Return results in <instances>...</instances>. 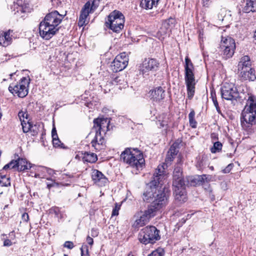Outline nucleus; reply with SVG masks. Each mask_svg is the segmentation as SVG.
Returning a JSON list of instances; mask_svg holds the SVG:
<instances>
[{
    "label": "nucleus",
    "instance_id": "nucleus-15",
    "mask_svg": "<svg viewBox=\"0 0 256 256\" xmlns=\"http://www.w3.org/2000/svg\"><path fill=\"white\" fill-rule=\"evenodd\" d=\"M128 58L126 53L118 55L111 64L112 70L116 72L123 70L128 64Z\"/></svg>",
    "mask_w": 256,
    "mask_h": 256
},
{
    "label": "nucleus",
    "instance_id": "nucleus-56",
    "mask_svg": "<svg viewBox=\"0 0 256 256\" xmlns=\"http://www.w3.org/2000/svg\"><path fill=\"white\" fill-rule=\"evenodd\" d=\"M86 242L88 244L92 246L93 244L94 240L93 238L90 236H88L86 238Z\"/></svg>",
    "mask_w": 256,
    "mask_h": 256
},
{
    "label": "nucleus",
    "instance_id": "nucleus-58",
    "mask_svg": "<svg viewBox=\"0 0 256 256\" xmlns=\"http://www.w3.org/2000/svg\"><path fill=\"white\" fill-rule=\"evenodd\" d=\"M10 165H11V164H9V163H8V164H6V165L4 166V168H3V170H8V168H10Z\"/></svg>",
    "mask_w": 256,
    "mask_h": 256
},
{
    "label": "nucleus",
    "instance_id": "nucleus-21",
    "mask_svg": "<svg viewBox=\"0 0 256 256\" xmlns=\"http://www.w3.org/2000/svg\"><path fill=\"white\" fill-rule=\"evenodd\" d=\"M12 30H9L6 32H0V45L6 46L12 42Z\"/></svg>",
    "mask_w": 256,
    "mask_h": 256
},
{
    "label": "nucleus",
    "instance_id": "nucleus-13",
    "mask_svg": "<svg viewBox=\"0 0 256 256\" xmlns=\"http://www.w3.org/2000/svg\"><path fill=\"white\" fill-rule=\"evenodd\" d=\"M221 95L222 98L228 100H236L239 97V92L234 85L224 84L221 88Z\"/></svg>",
    "mask_w": 256,
    "mask_h": 256
},
{
    "label": "nucleus",
    "instance_id": "nucleus-44",
    "mask_svg": "<svg viewBox=\"0 0 256 256\" xmlns=\"http://www.w3.org/2000/svg\"><path fill=\"white\" fill-rule=\"evenodd\" d=\"M81 256H90L88 246L86 244H83L80 248Z\"/></svg>",
    "mask_w": 256,
    "mask_h": 256
},
{
    "label": "nucleus",
    "instance_id": "nucleus-9",
    "mask_svg": "<svg viewBox=\"0 0 256 256\" xmlns=\"http://www.w3.org/2000/svg\"><path fill=\"white\" fill-rule=\"evenodd\" d=\"M160 231L154 226H147L142 229L138 234L140 242L144 244H154L159 240Z\"/></svg>",
    "mask_w": 256,
    "mask_h": 256
},
{
    "label": "nucleus",
    "instance_id": "nucleus-12",
    "mask_svg": "<svg viewBox=\"0 0 256 256\" xmlns=\"http://www.w3.org/2000/svg\"><path fill=\"white\" fill-rule=\"evenodd\" d=\"M30 79L23 77L17 84L10 85L8 90L13 94H16L18 97L24 98L28 94V86Z\"/></svg>",
    "mask_w": 256,
    "mask_h": 256
},
{
    "label": "nucleus",
    "instance_id": "nucleus-63",
    "mask_svg": "<svg viewBox=\"0 0 256 256\" xmlns=\"http://www.w3.org/2000/svg\"><path fill=\"white\" fill-rule=\"evenodd\" d=\"M14 232H10V234H14Z\"/></svg>",
    "mask_w": 256,
    "mask_h": 256
},
{
    "label": "nucleus",
    "instance_id": "nucleus-11",
    "mask_svg": "<svg viewBox=\"0 0 256 256\" xmlns=\"http://www.w3.org/2000/svg\"><path fill=\"white\" fill-rule=\"evenodd\" d=\"M160 66L159 62L154 58H146L139 66V70L144 78L150 74V72L156 71Z\"/></svg>",
    "mask_w": 256,
    "mask_h": 256
},
{
    "label": "nucleus",
    "instance_id": "nucleus-41",
    "mask_svg": "<svg viewBox=\"0 0 256 256\" xmlns=\"http://www.w3.org/2000/svg\"><path fill=\"white\" fill-rule=\"evenodd\" d=\"M222 144L219 142H215L213 146L211 148L210 150L212 153H216L222 150Z\"/></svg>",
    "mask_w": 256,
    "mask_h": 256
},
{
    "label": "nucleus",
    "instance_id": "nucleus-60",
    "mask_svg": "<svg viewBox=\"0 0 256 256\" xmlns=\"http://www.w3.org/2000/svg\"><path fill=\"white\" fill-rule=\"evenodd\" d=\"M210 0H202V2L204 4V5H206V4H208V2Z\"/></svg>",
    "mask_w": 256,
    "mask_h": 256
},
{
    "label": "nucleus",
    "instance_id": "nucleus-22",
    "mask_svg": "<svg viewBox=\"0 0 256 256\" xmlns=\"http://www.w3.org/2000/svg\"><path fill=\"white\" fill-rule=\"evenodd\" d=\"M91 12L88 9L85 8V7L82 8L80 12V14L79 18V20L78 22V25L79 26H83L88 24V21L87 20V18L90 13Z\"/></svg>",
    "mask_w": 256,
    "mask_h": 256
},
{
    "label": "nucleus",
    "instance_id": "nucleus-16",
    "mask_svg": "<svg viewBox=\"0 0 256 256\" xmlns=\"http://www.w3.org/2000/svg\"><path fill=\"white\" fill-rule=\"evenodd\" d=\"M63 18L64 16L60 14L58 11L54 10L46 14L42 21L50 26L59 28L58 26Z\"/></svg>",
    "mask_w": 256,
    "mask_h": 256
},
{
    "label": "nucleus",
    "instance_id": "nucleus-50",
    "mask_svg": "<svg viewBox=\"0 0 256 256\" xmlns=\"http://www.w3.org/2000/svg\"><path fill=\"white\" fill-rule=\"evenodd\" d=\"M64 247L68 249H72L74 247V245L72 242L66 241L64 244Z\"/></svg>",
    "mask_w": 256,
    "mask_h": 256
},
{
    "label": "nucleus",
    "instance_id": "nucleus-61",
    "mask_svg": "<svg viewBox=\"0 0 256 256\" xmlns=\"http://www.w3.org/2000/svg\"><path fill=\"white\" fill-rule=\"evenodd\" d=\"M14 73H12L10 74V78L12 77V76L14 75Z\"/></svg>",
    "mask_w": 256,
    "mask_h": 256
},
{
    "label": "nucleus",
    "instance_id": "nucleus-33",
    "mask_svg": "<svg viewBox=\"0 0 256 256\" xmlns=\"http://www.w3.org/2000/svg\"><path fill=\"white\" fill-rule=\"evenodd\" d=\"M136 217V219L135 220L132 226L134 228H139L140 227H142L147 224V222L146 220L142 218V216L138 212L135 216Z\"/></svg>",
    "mask_w": 256,
    "mask_h": 256
},
{
    "label": "nucleus",
    "instance_id": "nucleus-26",
    "mask_svg": "<svg viewBox=\"0 0 256 256\" xmlns=\"http://www.w3.org/2000/svg\"><path fill=\"white\" fill-rule=\"evenodd\" d=\"M18 164V170L20 171H23L26 170H28L31 168V164L28 163L25 158H18L17 160Z\"/></svg>",
    "mask_w": 256,
    "mask_h": 256
},
{
    "label": "nucleus",
    "instance_id": "nucleus-17",
    "mask_svg": "<svg viewBox=\"0 0 256 256\" xmlns=\"http://www.w3.org/2000/svg\"><path fill=\"white\" fill-rule=\"evenodd\" d=\"M92 178L94 183L100 186H104L108 180L106 176L100 171L94 170L92 172Z\"/></svg>",
    "mask_w": 256,
    "mask_h": 256
},
{
    "label": "nucleus",
    "instance_id": "nucleus-49",
    "mask_svg": "<svg viewBox=\"0 0 256 256\" xmlns=\"http://www.w3.org/2000/svg\"><path fill=\"white\" fill-rule=\"evenodd\" d=\"M120 208V206L116 204L114 208L112 210V216H118V210Z\"/></svg>",
    "mask_w": 256,
    "mask_h": 256
},
{
    "label": "nucleus",
    "instance_id": "nucleus-23",
    "mask_svg": "<svg viewBox=\"0 0 256 256\" xmlns=\"http://www.w3.org/2000/svg\"><path fill=\"white\" fill-rule=\"evenodd\" d=\"M238 76L242 80H248L250 81H254L256 79L255 71L252 68L250 69V70L246 72H240V74Z\"/></svg>",
    "mask_w": 256,
    "mask_h": 256
},
{
    "label": "nucleus",
    "instance_id": "nucleus-14",
    "mask_svg": "<svg viewBox=\"0 0 256 256\" xmlns=\"http://www.w3.org/2000/svg\"><path fill=\"white\" fill-rule=\"evenodd\" d=\"M59 30V28L50 26L41 22L39 24V33L40 36L44 39L48 40L51 38Z\"/></svg>",
    "mask_w": 256,
    "mask_h": 256
},
{
    "label": "nucleus",
    "instance_id": "nucleus-29",
    "mask_svg": "<svg viewBox=\"0 0 256 256\" xmlns=\"http://www.w3.org/2000/svg\"><path fill=\"white\" fill-rule=\"evenodd\" d=\"M244 12L246 13L250 12H256V0H246Z\"/></svg>",
    "mask_w": 256,
    "mask_h": 256
},
{
    "label": "nucleus",
    "instance_id": "nucleus-54",
    "mask_svg": "<svg viewBox=\"0 0 256 256\" xmlns=\"http://www.w3.org/2000/svg\"><path fill=\"white\" fill-rule=\"evenodd\" d=\"M174 156H170V154H169L168 153V154H167V156H166V162H170L171 161H172L173 160Z\"/></svg>",
    "mask_w": 256,
    "mask_h": 256
},
{
    "label": "nucleus",
    "instance_id": "nucleus-48",
    "mask_svg": "<svg viewBox=\"0 0 256 256\" xmlns=\"http://www.w3.org/2000/svg\"><path fill=\"white\" fill-rule=\"evenodd\" d=\"M234 166L233 164H230L228 165V166L222 170V172L224 174H228L230 172L231 170L232 169V167Z\"/></svg>",
    "mask_w": 256,
    "mask_h": 256
},
{
    "label": "nucleus",
    "instance_id": "nucleus-53",
    "mask_svg": "<svg viewBox=\"0 0 256 256\" xmlns=\"http://www.w3.org/2000/svg\"><path fill=\"white\" fill-rule=\"evenodd\" d=\"M12 245V242L10 240L8 239H6L4 240V246H10Z\"/></svg>",
    "mask_w": 256,
    "mask_h": 256
},
{
    "label": "nucleus",
    "instance_id": "nucleus-8",
    "mask_svg": "<svg viewBox=\"0 0 256 256\" xmlns=\"http://www.w3.org/2000/svg\"><path fill=\"white\" fill-rule=\"evenodd\" d=\"M124 16L120 12L115 10L109 14L105 24L113 32L120 33L124 28Z\"/></svg>",
    "mask_w": 256,
    "mask_h": 256
},
{
    "label": "nucleus",
    "instance_id": "nucleus-57",
    "mask_svg": "<svg viewBox=\"0 0 256 256\" xmlns=\"http://www.w3.org/2000/svg\"><path fill=\"white\" fill-rule=\"evenodd\" d=\"M91 233L92 236L95 237L98 235V232L96 230L92 228L91 230Z\"/></svg>",
    "mask_w": 256,
    "mask_h": 256
},
{
    "label": "nucleus",
    "instance_id": "nucleus-59",
    "mask_svg": "<svg viewBox=\"0 0 256 256\" xmlns=\"http://www.w3.org/2000/svg\"><path fill=\"white\" fill-rule=\"evenodd\" d=\"M54 186V184H47V186L48 188H50L51 187L53 186Z\"/></svg>",
    "mask_w": 256,
    "mask_h": 256
},
{
    "label": "nucleus",
    "instance_id": "nucleus-42",
    "mask_svg": "<svg viewBox=\"0 0 256 256\" xmlns=\"http://www.w3.org/2000/svg\"><path fill=\"white\" fill-rule=\"evenodd\" d=\"M211 98L212 99L214 104V106L216 107L217 112L218 113H220V108L219 107L218 103L216 100V94L215 92H211Z\"/></svg>",
    "mask_w": 256,
    "mask_h": 256
},
{
    "label": "nucleus",
    "instance_id": "nucleus-51",
    "mask_svg": "<svg viewBox=\"0 0 256 256\" xmlns=\"http://www.w3.org/2000/svg\"><path fill=\"white\" fill-rule=\"evenodd\" d=\"M9 164H11L10 168H18L17 160H12L10 162H9Z\"/></svg>",
    "mask_w": 256,
    "mask_h": 256
},
{
    "label": "nucleus",
    "instance_id": "nucleus-4",
    "mask_svg": "<svg viewBox=\"0 0 256 256\" xmlns=\"http://www.w3.org/2000/svg\"><path fill=\"white\" fill-rule=\"evenodd\" d=\"M120 158L137 170H141L145 164L142 153L137 148L126 149L121 154Z\"/></svg>",
    "mask_w": 256,
    "mask_h": 256
},
{
    "label": "nucleus",
    "instance_id": "nucleus-35",
    "mask_svg": "<svg viewBox=\"0 0 256 256\" xmlns=\"http://www.w3.org/2000/svg\"><path fill=\"white\" fill-rule=\"evenodd\" d=\"M195 112L194 110H191L188 114V120L190 126L192 128H196L197 122L194 119Z\"/></svg>",
    "mask_w": 256,
    "mask_h": 256
},
{
    "label": "nucleus",
    "instance_id": "nucleus-43",
    "mask_svg": "<svg viewBox=\"0 0 256 256\" xmlns=\"http://www.w3.org/2000/svg\"><path fill=\"white\" fill-rule=\"evenodd\" d=\"M164 251L162 248H158L156 250L152 252L148 256H164Z\"/></svg>",
    "mask_w": 256,
    "mask_h": 256
},
{
    "label": "nucleus",
    "instance_id": "nucleus-18",
    "mask_svg": "<svg viewBox=\"0 0 256 256\" xmlns=\"http://www.w3.org/2000/svg\"><path fill=\"white\" fill-rule=\"evenodd\" d=\"M106 140L100 132L96 131L94 138L91 142L92 147L96 150H100L104 148Z\"/></svg>",
    "mask_w": 256,
    "mask_h": 256
},
{
    "label": "nucleus",
    "instance_id": "nucleus-64",
    "mask_svg": "<svg viewBox=\"0 0 256 256\" xmlns=\"http://www.w3.org/2000/svg\"><path fill=\"white\" fill-rule=\"evenodd\" d=\"M64 256H68V255H66V254H64Z\"/></svg>",
    "mask_w": 256,
    "mask_h": 256
},
{
    "label": "nucleus",
    "instance_id": "nucleus-24",
    "mask_svg": "<svg viewBox=\"0 0 256 256\" xmlns=\"http://www.w3.org/2000/svg\"><path fill=\"white\" fill-rule=\"evenodd\" d=\"M252 67V62L250 58L248 56H242L238 63V70H242L244 68Z\"/></svg>",
    "mask_w": 256,
    "mask_h": 256
},
{
    "label": "nucleus",
    "instance_id": "nucleus-52",
    "mask_svg": "<svg viewBox=\"0 0 256 256\" xmlns=\"http://www.w3.org/2000/svg\"><path fill=\"white\" fill-rule=\"evenodd\" d=\"M22 220L24 222H28L29 220L28 214L26 212L24 213L22 215Z\"/></svg>",
    "mask_w": 256,
    "mask_h": 256
},
{
    "label": "nucleus",
    "instance_id": "nucleus-7",
    "mask_svg": "<svg viewBox=\"0 0 256 256\" xmlns=\"http://www.w3.org/2000/svg\"><path fill=\"white\" fill-rule=\"evenodd\" d=\"M185 81L187 89L188 98L191 100L195 92L196 81L193 72L194 66L191 60L186 56L185 58Z\"/></svg>",
    "mask_w": 256,
    "mask_h": 256
},
{
    "label": "nucleus",
    "instance_id": "nucleus-19",
    "mask_svg": "<svg viewBox=\"0 0 256 256\" xmlns=\"http://www.w3.org/2000/svg\"><path fill=\"white\" fill-rule=\"evenodd\" d=\"M150 96L153 102H160L164 98V90L161 86L156 88L150 91Z\"/></svg>",
    "mask_w": 256,
    "mask_h": 256
},
{
    "label": "nucleus",
    "instance_id": "nucleus-6",
    "mask_svg": "<svg viewBox=\"0 0 256 256\" xmlns=\"http://www.w3.org/2000/svg\"><path fill=\"white\" fill-rule=\"evenodd\" d=\"M168 204V196L166 193L162 192L160 194L157 195V198L151 203L148 208L144 212L139 213L142 216L144 220L148 223L150 219L156 214L158 210L162 208Z\"/></svg>",
    "mask_w": 256,
    "mask_h": 256
},
{
    "label": "nucleus",
    "instance_id": "nucleus-28",
    "mask_svg": "<svg viewBox=\"0 0 256 256\" xmlns=\"http://www.w3.org/2000/svg\"><path fill=\"white\" fill-rule=\"evenodd\" d=\"M159 0H142L140 2L141 6L146 10H150L154 6H156Z\"/></svg>",
    "mask_w": 256,
    "mask_h": 256
},
{
    "label": "nucleus",
    "instance_id": "nucleus-2",
    "mask_svg": "<svg viewBox=\"0 0 256 256\" xmlns=\"http://www.w3.org/2000/svg\"><path fill=\"white\" fill-rule=\"evenodd\" d=\"M241 126L242 128L251 132L252 126L256 124V98L248 94L247 103L243 110L240 116Z\"/></svg>",
    "mask_w": 256,
    "mask_h": 256
},
{
    "label": "nucleus",
    "instance_id": "nucleus-31",
    "mask_svg": "<svg viewBox=\"0 0 256 256\" xmlns=\"http://www.w3.org/2000/svg\"><path fill=\"white\" fill-rule=\"evenodd\" d=\"M83 161L90 163L95 162L97 160V156L95 154L90 152H86L82 157Z\"/></svg>",
    "mask_w": 256,
    "mask_h": 256
},
{
    "label": "nucleus",
    "instance_id": "nucleus-20",
    "mask_svg": "<svg viewBox=\"0 0 256 256\" xmlns=\"http://www.w3.org/2000/svg\"><path fill=\"white\" fill-rule=\"evenodd\" d=\"M110 121H108L106 118H98L94 120V128H98L96 131L102 132L105 133L108 127V124Z\"/></svg>",
    "mask_w": 256,
    "mask_h": 256
},
{
    "label": "nucleus",
    "instance_id": "nucleus-10",
    "mask_svg": "<svg viewBox=\"0 0 256 256\" xmlns=\"http://www.w3.org/2000/svg\"><path fill=\"white\" fill-rule=\"evenodd\" d=\"M222 56L226 60L230 58L234 54L236 48L234 40L230 36H222L220 45Z\"/></svg>",
    "mask_w": 256,
    "mask_h": 256
},
{
    "label": "nucleus",
    "instance_id": "nucleus-34",
    "mask_svg": "<svg viewBox=\"0 0 256 256\" xmlns=\"http://www.w3.org/2000/svg\"><path fill=\"white\" fill-rule=\"evenodd\" d=\"M100 0H90L84 5L85 8H88L91 12H93L98 6Z\"/></svg>",
    "mask_w": 256,
    "mask_h": 256
},
{
    "label": "nucleus",
    "instance_id": "nucleus-5",
    "mask_svg": "<svg viewBox=\"0 0 256 256\" xmlns=\"http://www.w3.org/2000/svg\"><path fill=\"white\" fill-rule=\"evenodd\" d=\"M168 204V196L166 193L162 192L160 194L157 195V198L151 203L148 208L144 212L139 213L142 216L144 220L148 223L150 219L156 214L158 210L162 208Z\"/></svg>",
    "mask_w": 256,
    "mask_h": 256
},
{
    "label": "nucleus",
    "instance_id": "nucleus-45",
    "mask_svg": "<svg viewBox=\"0 0 256 256\" xmlns=\"http://www.w3.org/2000/svg\"><path fill=\"white\" fill-rule=\"evenodd\" d=\"M197 178H198V176H196L194 178H190V186H196L202 184V182L198 181L197 180Z\"/></svg>",
    "mask_w": 256,
    "mask_h": 256
},
{
    "label": "nucleus",
    "instance_id": "nucleus-46",
    "mask_svg": "<svg viewBox=\"0 0 256 256\" xmlns=\"http://www.w3.org/2000/svg\"><path fill=\"white\" fill-rule=\"evenodd\" d=\"M226 14V10L224 9H221L220 12L218 14V20L220 21H222Z\"/></svg>",
    "mask_w": 256,
    "mask_h": 256
},
{
    "label": "nucleus",
    "instance_id": "nucleus-25",
    "mask_svg": "<svg viewBox=\"0 0 256 256\" xmlns=\"http://www.w3.org/2000/svg\"><path fill=\"white\" fill-rule=\"evenodd\" d=\"M52 143L54 147L60 148H65L66 147L63 143H62L58 138V134L56 133V128L54 127L52 131Z\"/></svg>",
    "mask_w": 256,
    "mask_h": 256
},
{
    "label": "nucleus",
    "instance_id": "nucleus-30",
    "mask_svg": "<svg viewBox=\"0 0 256 256\" xmlns=\"http://www.w3.org/2000/svg\"><path fill=\"white\" fill-rule=\"evenodd\" d=\"M157 124L160 125V127L166 126L169 122V117L166 114L162 113L160 114L158 117Z\"/></svg>",
    "mask_w": 256,
    "mask_h": 256
},
{
    "label": "nucleus",
    "instance_id": "nucleus-62",
    "mask_svg": "<svg viewBox=\"0 0 256 256\" xmlns=\"http://www.w3.org/2000/svg\"><path fill=\"white\" fill-rule=\"evenodd\" d=\"M128 256H134L132 254H129Z\"/></svg>",
    "mask_w": 256,
    "mask_h": 256
},
{
    "label": "nucleus",
    "instance_id": "nucleus-36",
    "mask_svg": "<svg viewBox=\"0 0 256 256\" xmlns=\"http://www.w3.org/2000/svg\"><path fill=\"white\" fill-rule=\"evenodd\" d=\"M0 184L2 186H10V178L5 175H0Z\"/></svg>",
    "mask_w": 256,
    "mask_h": 256
},
{
    "label": "nucleus",
    "instance_id": "nucleus-40",
    "mask_svg": "<svg viewBox=\"0 0 256 256\" xmlns=\"http://www.w3.org/2000/svg\"><path fill=\"white\" fill-rule=\"evenodd\" d=\"M212 176L210 175L203 174L202 176H198L197 180L202 182V184L204 182H208L210 181Z\"/></svg>",
    "mask_w": 256,
    "mask_h": 256
},
{
    "label": "nucleus",
    "instance_id": "nucleus-38",
    "mask_svg": "<svg viewBox=\"0 0 256 256\" xmlns=\"http://www.w3.org/2000/svg\"><path fill=\"white\" fill-rule=\"evenodd\" d=\"M18 118L22 122H26L28 120H30L28 118V114L27 112H24L20 111L18 114Z\"/></svg>",
    "mask_w": 256,
    "mask_h": 256
},
{
    "label": "nucleus",
    "instance_id": "nucleus-47",
    "mask_svg": "<svg viewBox=\"0 0 256 256\" xmlns=\"http://www.w3.org/2000/svg\"><path fill=\"white\" fill-rule=\"evenodd\" d=\"M30 132H32V135L33 136H36L38 132V127L36 125L32 124Z\"/></svg>",
    "mask_w": 256,
    "mask_h": 256
},
{
    "label": "nucleus",
    "instance_id": "nucleus-32",
    "mask_svg": "<svg viewBox=\"0 0 256 256\" xmlns=\"http://www.w3.org/2000/svg\"><path fill=\"white\" fill-rule=\"evenodd\" d=\"M14 7L17 8V12H24L26 11V9L28 6V3L23 2L22 0H17L16 4H14Z\"/></svg>",
    "mask_w": 256,
    "mask_h": 256
},
{
    "label": "nucleus",
    "instance_id": "nucleus-37",
    "mask_svg": "<svg viewBox=\"0 0 256 256\" xmlns=\"http://www.w3.org/2000/svg\"><path fill=\"white\" fill-rule=\"evenodd\" d=\"M178 152V144L177 143H174L171 146L168 153L169 154H170V156H175L177 154Z\"/></svg>",
    "mask_w": 256,
    "mask_h": 256
},
{
    "label": "nucleus",
    "instance_id": "nucleus-27",
    "mask_svg": "<svg viewBox=\"0 0 256 256\" xmlns=\"http://www.w3.org/2000/svg\"><path fill=\"white\" fill-rule=\"evenodd\" d=\"M112 84L114 85L118 86V88L119 89L126 88L128 86V84L124 80V76H123L116 77L113 80Z\"/></svg>",
    "mask_w": 256,
    "mask_h": 256
},
{
    "label": "nucleus",
    "instance_id": "nucleus-39",
    "mask_svg": "<svg viewBox=\"0 0 256 256\" xmlns=\"http://www.w3.org/2000/svg\"><path fill=\"white\" fill-rule=\"evenodd\" d=\"M21 124L24 132L26 133L30 131L32 124L30 122V120L22 122Z\"/></svg>",
    "mask_w": 256,
    "mask_h": 256
},
{
    "label": "nucleus",
    "instance_id": "nucleus-3",
    "mask_svg": "<svg viewBox=\"0 0 256 256\" xmlns=\"http://www.w3.org/2000/svg\"><path fill=\"white\" fill-rule=\"evenodd\" d=\"M186 182L182 176V168L176 166L174 171L172 187L175 199L180 202H184L187 198Z\"/></svg>",
    "mask_w": 256,
    "mask_h": 256
},
{
    "label": "nucleus",
    "instance_id": "nucleus-55",
    "mask_svg": "<svg viewBox=\"0 0 256 256\" xmlns=\"http://www.w3.org/2000/svg\"><path fill=\"white\" fill-rule=\"evenodd\" d=\"M252 67H250V68H242V70H238V75H240V73L242 72H248V70H250V69H252Z\"/></svg>",
    "mask_w": 256,
    "mask_h": 256
},
{
    "label": "nucleus",
    "instance_id": "nucleus-1",
    "mask_svg": "<svg viewBox=\"0 0 256 256\" xmlns=\"http://www.w3.org/2000/svg\"><path fill=\"white\" fill-rule=\"evenodd\" d=\"M164 164L160 165L156 170L154 174V180L147 186L146 191L143 193V200L148 202L152 201V202L157 198V195L160 194L162 192L166 193L168 198L169 196L170 192L165 186H162L164 183V181L167 178L165 174Z\"/></svg>",
    "mask_w": 256,
    "mask_h": 256
}]
</instances>
